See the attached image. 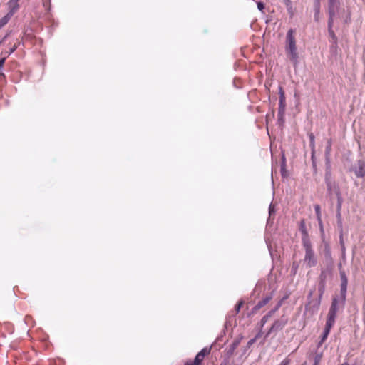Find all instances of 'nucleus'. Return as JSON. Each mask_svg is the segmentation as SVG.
Returning a JSON list of instances; mask_svg holds the SVG:
<instances>
[{"label": "nucleus", "instance_id": "29", "mask_svg": "<svg viewBox=\"0 0 365 365\" xmlns=\"http://www.w3.org/2000/svg\"><path fill=\"white\" fill-rule=\"evenodd\" d=\"M257 8L260 11H262L263 9H264V3L261 2V1H259L257 3Z\"/></svg>", "mask_w": 365, "mask_h": 365}, {"label": "nucleus", "instance_id": "6", "mask_svg": "<svg viewBox=\"0 0 365 365\" xmlns=\"http://www.w3.org/2000/svg\"><path fill=\"white\" fill-rule=\"evenodd\" d=\"M339 274H340V280H341L339 297H341V302H346V299L348 278H347L346 273L344 270H340Z\"/></svg>", "mask_w": 365, "mask_h": 365}, {"label": "nucleus", "instance_id": "32", "mask_svg": "<svg viewBox=\"0 0 365 365\" xmlns=\"http://www.w3.org/2000/svg\"><path fill=\"white\" fill-rule=\"evenodd\" d=\"M287 11L288 13L292 16L293 15V8H292V6H287Z\"/></svg>", "mask_w": 365, "mask_h": 365}, {"label": "nucleus", "instance_id": "15", "mask_svg": "<svg viewBox=\"0 0 365 365\" xmlns=\"http://www.w3.org/2000/svg\"><path fill=\"white\" fill-rule=\"evenodd\" d=\"M336 317H335L334 315L328 314L325 328L331 330V327L334 326L335 323Z\"/></svg>", "mask_w": 365, "mask_h": 365}, {"label": "nucleus", "instance_id": "39", "mask_svg": "<svg viewBox=\"0 0 365 365\" xmlns=\"http://www.w3.org/2000/svg\"><path fill=\"white\" fill-rule=\"evenodd\" d=\"M274 312H275V309H272L267 314H270V317H271Z\"/></svg>", "mask_w": 365, "mask_h": 365}, {"label": "nucleus", "instance_id": "21", "mask_svg": "<svg viewBox=\"0 0 365 365\" xmlns=\"http://www.w3.org/2000/svg\"><path fill=\"white\" fill-rule=\"evenodd\" d=\"M314 210L316 213L317 218L319 221V225L322 224V220H321V208L319 205H314Z\"/></svg>", "mask_w": 365, "mask_h": 365}, {"label": "nucleus", "instance_id": "17", "mask_svg": "<svg viewBox=\"0 0 365 365\" xmlns=\"http://www.w3.org/2000/svg\"><path fill=\"white\" fill-rule=\"evenodd\" d=\"M330 329L324 328L322 335L321 336V339L318 344V346H320L327 339L328 335L329 334Z\"/></svg>", "mask_w": 365, "mask_h": 365}, {"label": "nucleus", "instance_id": "1", "mask_svg": "<svg viewBox=\"0 0 365 365\" xmlns=\"http://www.w3.org/2000/svg\"><path fill=\"white\" fill-rule=\"evenodd\" d=\"M294 31L292 29L288 30L286 35L285 51L287 57L292 62L294 66L299 62V53L296 45V40L294 36Z\"/></svg>", "mask_w": 365, "mask_h": 365}, {"label": "nucleus", "instance_id": "50", "mask_svg": "<svg viewBox=\"0 0 365 365\" xmlns=\"http://www.w3.org/2000/svg\"><path fill=\"white\" fill-rule=\"evenodd\" d=\"M1 43H2V41H0V44H1Z\"/></svg>", "mask_w": 365, "mask_h": 365}, {"label": "nucleus", "instance_id": "43", "mask_svg": "<svg viewBox=\"0 0 365 365\" xmlns=\"http://www.w3.org/2000/svg\"><path fill=\"white\" fill-rule=\"evenodd\" d=\"M281 306V303L279 302L278 304L276 306V307H274V309H275V312L279 308V307Z\"/></svg>", "mask_w": 365, "mask_h": 365}, {"label": "nucleus", "instance_id": "49", "mask_svg": "<svg viewBox=\"0 0 365 365\" xmlns=\"http://www.w3.org/2000/svg\"><path fill=\"white\" fill-rule=\"evenodd\" d=\"M312 295V292H310L309 297H311Z\"/></svg>", "mask_w": 365, "mask_h": 365}, {"label": "nucleus", "instance_id": "2", "mask_svg": "<svg viewBox=\"0 0 365 365\" xmlns=\"http://www.w3.org/2000/svg\"><path fill=\"white\" fill-rule=\"evenodd\" d=\"M332 268L331 267L326 266V268L322 269L321 273L319 275V282L318 285V291L319 293V300H317L315 302H309L306 306V309H308L310 308L312 304L313 303V312L317 311L319 309V304H320V299L322 296L323 295L325 289H326V283L327 279L329 277L331 276L332 273Z\"/></svg>", "mask_w": 365, "mask_h": 365}, {"label": "nucleus", "instance_id": "35", "mask_svg": "<svg viewBox=\"0 0 365 365\" xmlns=\"http://www.w3.org/2000/svg\"><path fill=\"white\" fill-rule=\"evenodd\" d=\"M274 212V207L273 205L271 204L269 205V215H272V213Z\"/></svg>", "mask_w": 365, "mask_h": 365}, {"label": "nucleus", "instance_id": "7", "mask_svg": "<svg viewBox=\"0 0 365 365\" xmlns=\"http://www.w3.org/2000/svg\"><path fill=\"white\" fill-rule=\"evenodd\" d=\"M287 322L288 318L285 316H282L280 319L275 320L268 331L267 336L272 332L277 333L282 330L287 324Z\"/></svg>", "mask_w": 365, "mask_h": 365}, {"label": "nucleus", "instance_id": "46", "mask_svg": "<svg viewBox=\"0 0 365 365\" xmlns=\"http://www.w3.org/2000/svg\"><path fill=\"white\" fill-rule=\"evenodd\" d=\"M320 358H321V356H317L315 357V360L317 359V360L318 361V362H319V360H320Z\"/></svg>", "mask_w": 365, "mask_h": 365}, {"label": "nucleus", "instance_id": "38", "mask_svg": "<svg viewBox=\"0 0 365 365\" xmlns=\"http://www.w3.org/2000/svg\"><path fill=\"white\" fill-rule=\"evenodd\" d=\"M6 58H0V68L2 69L4 62H5Z\"/></svg>", "mask_w": 365, "mask_h": 365}, {"label": "nucleus", "instance_id": "18", "mask_svg": "<svg viewBox=\"0 0 365 365\" xmlns=\"http://www.w3.org/2000/svg\"><path fill=\"white\" fill-rule=\"evenodd\" d=\"M286 107V101H279V110L278 114L279 115H283Z\"/></svg>", "mask_w": 365, "mask_h": 365}, {"label": "nucleus", "instance_id": "42", "mask_svg": "<svg viewBox=\"0 0 365 365\" xmlns=\"http://www.w3.org/2000/svg\"><path fill=\"white\" fill-rule=\"evenodd\" d=\"M350 21V14H348L347 18L345 19V22L347 23Z\"/></svg>", "mask_w": 365, "mask_h": 365}, {"label": "nucleus", "instance_id": "34", "mask_svg": "<svg viewBox=\"0 0 365 365\" xmlns=\"http://www.w3.org/2000/svg\"><path fill=\"white\" fill-rule=\"evenodd\" d=\"M330 147H331V143L329 142L328 143V145L327 146L326 148V155H328L329 154V152H330Z\"/></svg>", "mask_w": 365, "mask_h": 365}, {"label": "nucleus", "instance_id": "5", "mask_svg": "<svg viewBox=\"0 0 365 365\" xmlns=\"http://www.w3.org/2000/svg\"><path fill=\"white\" fill-rule=\"evenodd\" d=\"M350 170L352 171L355 175L361 178L365 176V160L359 159L351 166Z\"/></svg>", "mask_w": 365, "mask_h": 365}, {"label": "nucleus", "instance_id": "28", "mask_svg": "<svg viewBox=\"0 0 365 365\" xmlns=\"http://www.w3.org/2000/svg\"><path fill=\"white\" fill-rule=\"evenodd\" d=\"M291 360L286 357L279 365H289Z\"/></svg>", "mask_w": 365, "mask_h": 365}, {"label": "nucleus", "instance_id": "26", "mask_svg": "<svg viewBox=\"0 0 365 365\" xmlns=\"http://www.w3.org/2000/svg\"><path fill=\"white\" fill-rule=\"evenodd\" d=\"M244 304V302L242 300L240 301L235 306V310L236 313H238L242 307V306Z\"/></svg>", "mask_w": 365, "mask_h": 365}, {"label": "nucleus", "instance_id": "25", "mask_svg": "<svg viewBox=\"0 0 365 365\" xmlns=\"http://www.w3.org/2000/svg\"><path fill=\"white\" fill-rule=\"evenodd\" d=\"M269 318H270V314H266L262 318V319L260 321L261 328L267 323V322L269 320Z\"/></svg>", "mask_w": 365, "mask_h": 365}, {"label": "nucleus", "instance_id": "4", "mask_svg": "<svg viewBox=\"0 0 365 365\" xmlns=\"http://www.w3.org/2000/svg\"><path fill=\"white\" fill-rule=\"evenodd\" d=\"M327 170L325 173V182L328 194L329 195H336V196L341 195L340 189L338 185L331 178V174L329 169V161H327Z\"/></svg>", "mask_w": 365, "mask_h": 365}, {"label": "nucleus", "instance_id": "16", "mask_svg": "<svg viewBox=\"0 0 365 365\" xmlns=\"http://www.w3.org/2000/svg\"><path fill=\"white\" fill-rule=\"evenodd\" d=\"M240 344V340H235L229 346L227 351V354L230 356L233 354L235 350L237 348Z\"/></svg>", "mask_w": 365, "mask_h": 365}, {"label": "nucleus", "instance_id": "40", "mask_svg": "<svg viewBox=\"0 0 365 365\" xmlns=\"http://www.w3.org/2000/svg\"><path fill=\"white\" fill-rule=\"evenodd\" d=\"M185 365H199V364H197L196 362L194 361L192 363H186Z\"/></svg>", "mask_w": 365, "mask_h": 365}, {"label": "nucleus", "instance_id": "13", "mask_svg": "<svg viewBox=\"0 0 365 365\" xmlns=\"http://www.w3.org/2000/svg\"><path fill=\"white\" fill-rule=\"evenodd\" d=\"M337 217H338V225L341 227L342 222L341 220V214H340V210L342 205V197L341 195H337Z\"/></svg>", "mask_w": 365, "mask_h": 365}, {"label": "nucleus", "instance_id": "10", "mask_svg": "<svg viewBox=\"0 0 365 365\" xmlns=\"http://www.w3.org/2000/svg\"><path fill=\"white\" fill-rule=\"evenodd\" d=\"M272 299V294H270L265 297H264L262 300L258 302V303L253 307L252 312L256 313L257 311H259L262 307L265 306L267 304H268L270 300Z\"/></svg>", "mask_w": 365, "mask_h": 365}, {"label": "nucleus", "instance_id": "36", "mask_svg": "<svg viewBox=\"0 0 365 365\" xmlns=\"http://www.w3.org/2000/svg\"><path fill=\"white\" fill-rule=\"evenodd\" d=\"M310 143H311V145H312V147L314 148V137L313 136L312 134L310 135Z\"/></svg>", "mask_w": 365, "mask_h": 365}, {"label": "nucleus", "instance_id": "19", "mask_svg": "<svg viewBox=\"0 0 365 365\" xmlns=\"http://www.w3.org/2000/svg\"><path fill=\"white\" fill-rule=\"evenodd\" d=\"M11 14H7L0 19V29L8 23V21L11 19Z\"/></svg>", "mask_w": 365, "mask_h": 365}, {"label": "nucleus", "instance_id": "12", "mask_svg": "<svg viewBox=\"0 0 365 365\" xmlns=\"http://www.w3.org/2000/svg\"><path fill=\"white\" fill-rule=\"evenodd\" d=\"M210 352V349L207 348L202 349L195 356L194 361L197 364L200 365L201 362L203 361L205 356L209 354Z\"/></svg>", "mask_w": 365, "mask_h": 365}, {"label": "nucleus", "instance_id": "20", "mask_svg": "<svg viewBox=\"0 0 365 365\" xmlns=\"http://www.w3.org/2000/svg\"><path fill=\"white\" fill-rule=\"evenodd\" d=\"M328 32H329V36L331 38L330 41L332 42L333 44L336 45V43H337V37L335 35L333 29H328Z\"/></svg>", "mask_w": 365, "mask_h": 365}, {"label": "nucleus", "instance_id": "47", "mask_svg": "<svg viewBox=\"0 0 365 365\" xmlns=\"http://www.w3.org/2000/svg\"><path fill=\"white\" fill-rule=\"evenodd\" d=\"M19 0H10L11 3H17Z\"/></svg>", "mask_w": 365, "mask_h": 365}, {"label": "nucleus", "instance_id": "8", "mask_svg": "<svg viewBox=\"0 0 365 365\" xmlns=\"http://www.w3.org/2000/svg\"><path fill=\"white\" fill-rule=\"evenodd\" d=\"M345 302H341V297H334L328 314L336 317V314L339 311V309H343L344 307Z\"/></svg>", "mask_w": 365, "mask_h": 365}, {"label": "nucleus", "instance_id": "41", "mask_svg": "<svg viewBox=\"0 0 365 365\" xmlns=\"http://www.w3.org/2000/svg\"><path fill=\"white\" fill-rule=\"evenodd\" d=\"M2 69L0 68V78H4V74L2 73Z\"/></svg>", "mask_w": 365, "mask_h": 365}, {"label": "nucleus", "instance_id": "3", "mask_svg": "<svg viewBox=\"0 0 365 365\" xmlns=\"http://www.w3.org/2000/svg\"><path fill=\"white\" fill-rule=\"evenodd\" d=\"M304 249V264L308 268L315 267L317 264V259L312 248V242L302 243Z\"/></svg>", "mask_w": 365, "mask_h": 365}, {"label": "nucleus", "instance_id": "22", "mask_svg": "<svg viewBox=\"0 0 365 365\" xmlns=\"http://www.w3.org/2000/svg\"><path fill=\"white\" fill-rule=\"evenodd\" d=\"M339 7H329L328 6V13L329 17H334Z\"/></svg>", "mask_w": 365, "mask_h": 365}, {"label": "nucleus", "instance_id": "23", "mask_svg": "<svg viewBox=\"0 0 365 365\" xmlns=\"http://www.w3.org/2000/svg\"><path fill=\"white\" fill-rule=\"evenodd\" d=\"M279 101H286L285 94L282 86L279 87Z\"/></svg>", "mask_w": 365, "mask_h": 365}, {"label": "nucleus", "instance_id": "37", "mask_svg": "<svg viewBox=\"0 0 365 365\" xmlns=\"http://www.w3.org/2000/svg\"><path fill=\"white\" fill-rule=\"evenodd\" d=\"M284 4L286 5V6H292L291 0H283Z\"/></svg>", "mask_w": 365, "mask_h": 365}, {"label": "nucleus", "instance_id": "9", "mask_svg": "<svg viewBox=\"0 0 365 365\" xmlns=\"http://www.w3.org/2000/svg\"><path fill=\"white\" fill-rule=\"evenodd\" d=\"M299 230L302 233V243H306L311 242L309 234L306 227L304 220H302L299 224Z\"/></svg>", "mask_w": 365, "mask_h": 365}, {"label": "nucleus", "instance_id": "33", "mask_svg": "<svg viewBox=\"0 0 365 365\" xmlns=\"http://www.w3.org/2000/svg\"><path fill=\"white\" fill-rule=\"evenodd\" d=\"M17 46L14 45L11 48H10V51L8 52V56L11 55L13 52H14Z\"/></svg>", "mask_w": 365, "mask_h": 365}, {"label": "nucleus", "instance_id": "48", "mask_svg": "<svg viewBox=\"0 0 365 365\" xmlns=\"http://www.w3.org/2000/svg\"><path fill=\"white\" fill-rule=\"evenodd\" d=\"M314 365H318V361L317 359L314 360Z\"/></svg>", "mask_w": 365, "mask_h": 365}, {"label": "nucleus", "instance_id": "44", "mask_svg": "<svg viewBox=\"0 0 365 365\" xmlns=\"http://www.w3.org/2000/svg\"><path fill=\"white\" fill-rule=\"evenodd\" d=\"M261 335H262V332H261V331H259V332L256 335V336H255V338H256V339H258L259 336H261Z\"/></svg>", "mask_w": 365, "mask_h": 365}, {"label": "nucleus", "instance_id": "31", "mask_svg": "<svg viewBox=\"0 0 365 365\" xmlns=\"http://www.w3.org/2000/svg\"><path fill=\"white\" fill-rule=\"evenodd\" d=\"M256 341V338L251 339L248 341L247 346L250 348L252 344H254Z\"/></svg>", "mask_w": 365, "mask_h": 365}, {"label": "nucleus", "instance_id": "14", "mask_svg": "<svg viewBox=\"0 0 365 365\" xmlns=\"http://www.w3.org/2000/svg\"><path fill=\"white\" fill-rule=\"evenodd\" d=\"M314 19L316 21H319V13H320V2L319 0H315L314 2Z\"/></svg>", "mask_w": 365, "mask_h": 365}, {"label": "nucleus", "instance_id": "45", "mask_svg": "<svg viewBox=\"0 0 365 365\" xmlns=\"http://www.w3.org/2000/svg\"><path fill=\"white\" fill-rule=\"evenodd\" d=\"M8 36H9V34H6V36L2 38L1 41H2V42H3V41H4L7 38Z\"/></svg>", "mask_w": 365, "mask_h": 365}, {"label": "nucleus", "instance_id": "11", "mask_svg": "<svg viewBox=\"0 0 365 365\" xmlns=\"http://www.w3.org/2000/svg\"><path fill=\"white\" fill-rule=\"evenodd\" d=\"M324 253V263L326 264V266L333 267V259L331 257V253L329 246L328 245H325Z\"/></svg>", "mask_w": 365, "mask_h": 365}, {"label": "nucleus", "instance_id": "24", "mask_svg": "<svg viewBox=\"0 0 365 365\" xmlns=\"http://www.w3.org/2000/svg\"><path fill=\"white\" fill-rule=\"evenodd\" d=\"M328 6L339 7V2L337 0H328Z\"/></svg>", "mask_w": 365, "mask_h": 365}, {"label": "nucleus", "instance_id": "27", "mask_svg": "<svg viewBox=\"0 0 365 365\" xmlns=\"http://www.w3.org/2000/svg\"><path fill=\"white\" fill-rule=\"evenodd\" d=\"M334 17H329V19H328V29H332L333 24H334Z\"/></svg>", "mask_w": 365, "mask_h": 365}, {"label": "nucleus", "instance_id": "30", "mask_svg": "<svg viewBox=\"0 0 365 365\" xmlns=\"http://www.w3.org/2000/svg\"><path fill=\"white\" fill-rule=\"evenodd\" d=\"M312 165L314 168H316V162L314 160V148H312Z\"/></svg>", "mask_w": 365, "mask_h": 365}]
</instances>
